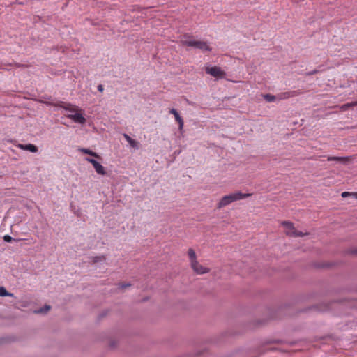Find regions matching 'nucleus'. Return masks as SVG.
I'll list each match as a JSON object with an SVG mask.
<instances>
[{
  "instance_id": "f257e3e1",
  "label": "nucleus",
  "mask_w": 357,
  "mask_h": 357,
  "mask_svg": "<svg viewBox=\"0 0 357 357\" xmlns=\"http://www.w3.org/2000/svg\"><path fill=\"white\" fill-rule=\"evenodd\" d=\"M251 195L252 194L250 193H242L241 192H236L234 193H231L229 195H225L221 198L220 202L218 203L217 208H221L235 201L247 198Z\"/></svg>"
},
{
  "instance_id": "f03ea898",
  "label": "nucleus",
  "mask_w": 357,
  "mask_h": 357,
  "mask_svg": "<svg viewBox=\"0 0 357 357\" xmlns=\"http://www.w3.org/2000/svg\"><path fill=\"white\" fill-rule=\"evenodd\" d=\"M183 43L186 46L193 47L204 52H211L212 50L208 44L204 41L190 39L184 40Z\"/></svg>"
},
{
  "instance_id": "7ed1b4c3",
  "label": "nucleus",
  "mask_w": 357,
  "mask_h": 357,
  "mask_svg": "<svg viewBox=\"0 0 357 357\" xmlns=\"http://www.w3.org/2000/svg\"><path fill=\"white\" fill-rule=\"evenodd\" d=\"M206 73L216 78H222L225 73L218 66L206 67Z\"/></svg>"
},
{
  "instance_id": "20e7f679",
  "label": "nucleus",
  "mask_w": 357,
  "mask_h": 357,
  "mask_svg": "<svg viewBox=\"0 0 357 357\" xmlns=\"http://www.w3.org/2000/svg\"><path fill=\"white\" fill-rule=\"evenodd\" d=\"M48 106H54L57 107L63 108L65 110L73 112L74 109H71L72 105L70 103H66L63 101H58L56 102H45Z\"/></svg>"
},
{
  "instance_id": "39448f33",
  "label": "nucleus",
  "mask_w": 357,
  "mask_h": 357,
  "mask_svg": "<svg viewBox=\"0 0 357 357\" xmlns=\"http://www.w3.org/2000/svg\"><path fill=\"white\" fill-rule=\"evenodd\" d=\"M169 113L171 114H173L174 116L175 120H176V121L178 122V130L181 132H182L183 129V125H184L183 118L181 116V115L178 112V111L174 108L171 109L169 111Z\"/></svg>"
},
{
  "instance_id": "423d86ee",
  "label": "nucleus",
  "mask_w": 357,
  "mask_h": 357,
  "mask_svg": "<svg viewBox=\"0 0 357 357\" xmlns=\"http://www.w3.org/2000/svg\"><path fill=\"white\" fill-rule=\"evenodd\" d=\"M193 271L197 274H204L209 272V268L200 265L197 261L191 264Z\"/></svg>"
},
{
  "instance_id": "0eeeda50",
  "label": "nucleus",
  "mask_w": 357,
  "mask_h": 357,
  "mask_svg": "<svg viewBox=\"0 0 357 357\" xmlns=\"http://www.w3.org/2000/svg\"><path fill=\"white\" fill-rule=\"evenodd\" d=\"M67 117L77 123L84 124L86 121V119L83 116V115L78 112L74 114H68L67 115Z\"/></svg>"
},
{
  "instance_id": "6e6552de",
  "label": "nucleus",
  "mask_w": 357,
  "mask_h": 357,
  "mask_svg": "<svg viewBox=\"0 0 357 357\" xmlns=\"http://www.w3.org/2000/svg\"><path fill=\"white\" fill-rule=\"evenodd\" d=\"M298 94H299V92H298L296 91H291L280 93L277 95V100H281L288 99L289 98L296 96Z\"/></svg>"
},
{
  "instance_id": "1a4fd4ad",
  "label": "nucleus",
  "mask_w": 357,
  "mask_h": 357,
  "mask_svg": "<svg viewBox=\"0 0 357 357\" xmlns=\"http://www.w3.org/2000/svg\"><path fill=\"white\" fill-rule=\"evenodd\" d=\"M17 147H19L22 150L28 151L31 153H36L38 151V147L33 144H19L17 145Z\"/></svg>"
},
{
  "instance_id": "9d476101",
  "label": "nucleus",
  "mask_w": 357,
  "mask_h": 357,
  "mask_svg": "<svg viewBox=\"0 0 357 357\" xmlns=\"http://www.w3.org/2000/svg\"><path fill=\"white\" fill-rule=\"evenodd\" d=\"M123 135L124 139L130 145V146L135 149H139V142L137 141L132 139L128 134L124 133Z\"/></svg>"
},
{
  "instance_id": "9b49d317",
  "label": "nucleus",
  "mask_w": 357,
  "mask_h": 357,
  "mask_svg": "<svg viewBox=\"0 0 357 357\" xmlns=\"http://www.w3.org/2000/svg\"><path fill=\"white\" fill-rule=\"evenodd\" d=\"M78 151H79V152L83 153L88 154V155H91V156H93V157H94V158H100V155H99L97 153H96V152H94V151H93L90 150L89 149H86V148H79V149H78Z\"/></svg>"
},
{
  "instance_id": "f8f14e48",
  "label": "nucleus",
  "mask_w": 357,
  "mask_h": 357,
  "mask_svg": "<svg viewBox=\"0 0 357 357\" xmlns=\"http://www.w3.org/2000/svg\"><path fill=\"white\" fill-rule=\"evenodd\" d=\"M93 167L98 174L105 175L107 174L105 167L98 162H97L96 164H94Z\"/></svg>"
},
{
  "instance_id": "ddd939ff",
  "label": "nucleus",
  "mask_w": 357,
  "mask_h": 357,
  "mask_svg": "<svg viewBox=\"0 0 357 357\" xmlns=\"http://www.w3.org/2000/svg\"><path fill=\"white\" fill-rule=\"evenodd\" d=\"M287 234L294 237H302L307 235V234H304L302 231H298L294 228V230H293L292 231H287Z\"/></svg>"
},
{
  "instance_id": "4468645a",
  "label": "nucleus",
  "mask_w": 357,
  "mask_h": 357,
  "mask_svg": "<svg viewBox=\"0 0 357 357\" xmlns=\"http://www.w3.org/2000/svg\"><path fill=\"white\" fill-rule=\"evenodd\" d=\"M263 98L268 102H272L277 100V95L275 96V95H272L271 93H267V94L263 95Z\"/></svg>"
},
{
  "instance_id": "2eb2a0df",
  "label": "nucleus",
  "mask_w": 357,
  "mask_h": 357,
  "mask_svg": "<svg viewBox=\"0 0 357 357\" xmlns=\"http://www.w3.org/2000/svg\"><path fill=\"white\" fill-rule=\"evenodd\" d=\"M14 297L13 293L8 292L4 287H0V297Z\"/></svg>"
},
{
  "instance_id": "dca6fc26",
  "label": "nucleus",
  "mask_w": 357,
  "mask_h": 357,
  "mask_svg": "<svg viewBox=\"0 0 357 357\" xmlns=\"http://www.w3.org/2000/svg\"><path fill=\"white\" fill-rule=\"evenodd\" d=\"M188 255L190 259L191 264H193L195 261H197L196 254L193 249L190 248L188 250Z\"/></svg>"
},
{
  "instance_id": "f3484780",
  "label": "nucleus",
  "mask_w": 357,
  "mask_h": 357,
  "mask_svg": "<svg viewBox=\"0 0 357 357\" xmlns=\"http://www.w3.org/2000/svg\"><path fill=\"white\" fill-rule=\"evenodd\" d=\"M328 160L344 162L348 160V158L345 157H328Z\"/></svg>"
},
{
  "instance_id": "a211bd4d",
  "label": "nucleus",
  "mask_w": 357,
  "mask_h": 357,
  "mask_svg": "<svg viewBox=\"0 0 357 357\" xmlns=\"http://www.w3.org/2000/svg\"><path fill=\"white\" fill-rule=\"evenodd\" d=\"M51 309V306L49 305H45L44 307H40L38 310H36L35 312L40 314H45L48 312Z\"/></svg>"
},
{
  "instance_id": "6ab92c4d",
  "label": "nucleus",
  "mask_w": 357,
  "mask_h": 357,
  "mask_svg": "<svg viewBox=\"0 0 357 357\" xmlns=\"http://www.w3.org/2000/svg\"><path fill=\"white\" fill-rule=\"evenodd\" d=\"M282 224L287 229H289L288 231H292L293 230H294L295 227H294V224L292 222H288V221H284Z\"/></svg>"
},
{
  "instance_id": "aec40b11",
  "label": "nucleus",
  "mask_w": 357,
  "mask_h": 357,
  "mask_svg": "<svg viewBox=\"0 0 357 357\" xmlns=\"http://www.w3.org/2000/svg\"><path fill=\"white\" fill-rule=\"evenodd\" d=\"M341 196L344 198L347 197H352L357 199V192H343Z\"/></svg>"
},
{
  "instance_id": "412c9836",
  "label": "nucleus",
  "mask_w": 357,
  "mask_h": 357,
  "mask_svg": "<svg viewBox=\"0 0 357 357\" xmlns=\"http://www.w3.org/2000/svg\"><path fill=\"white\" fill-rule=\"evenodd\" d=\"M105 260V257L104 255L101 256H95L92 257V261L93 263H98L100 261H103Z\"/></svg>"
},
{
  "instance_id": "4be33fe9",
  "label": "nucleus",
  "mask_w": 357,
  "mask_h": 357,
  "mask_svg": "<svg viewBox=\"0 0 357 357\" xmlns=\"http://www.w3.org/2000/svg\"><path fill=\"white\" fill-rule=\"evenodd\" d=\"M3 241L6 243H11L13 241H16L17 240L13 238L12 236H9V235H5L3 236Z\"/></svg>"
},
{
  "instance_id": "5701e85b",
  "label": "nucleus",
  "mask_w": 357,
  "mask_h": 357,
  "mask_svg": "<svg viewBox=\"0 0 357 357\" xmlns=\"http://www.w3.org/2000/svg\"><path fill=\"white\" fill-rule=\"evenodd\" d=\"M86 160L87 162H89V163L92 164L93 166H94V164H96L98 161H96L95 159L93 158H86Z\"/></svg>"
},
{
  "instance_id": "b1692460",
  "label": "nucleus",
  "mask_w": 357,
  "mask_h": 357,
  "mask_svg": "<svg viewBox=\"0 0 357 357\" xmlns=\"http://www.w3.org/2000/svg\"><path fill=\"white\" fill-rule=\"evenodd\" d=\"M131 286V284L130 283H125V284H119V287L121 288V289H125L128 287H130Z\"/></svg>"
},
{
  "instance_id": "393cba45",
  "label": "nucleus",
  "mask_w": 357,
  "mask_h": 357,
  "mask_svg": "<svg viewBox=\"0 0 357 357\" xmlns=\"http://www.w3.org/2000/svg\"><path fill=\"white\" fill-rule=\"evenodd\" d=\"M319 71L317 70H314L312 71H310V72H308L306 74L307 75H314V74H317Z\"/></svg>"
},
{
  "instance_id": "a878e982",
  "label": "nucleus",
  "mask_w": 357,
  "mask_h": 357,
  "mask_svg": "<svg viewBox=\"0 0 357 357\" xmlns=\"http://www.w3.org/2000/svg\"><path fill=\"white\" fill-rule=\"evenodd\" d=\"M97 88L98 91L100 92H102L104 91V86L102 84H99Z\"/></svg>"
},
{
  "instance_id": "bb28decb",
  "label": "nucleus",
  "mask_w": 357,
  "mask_h": 357,
  "mask_svg": "<svg viewBox=\"0 0 357 357\" xmlns=\"http://www.w3.org/2000/svg\"><path fill=\"white\" fill-rule=\"evenodd\" d=\"M352 255H357V248L356 249H353V250H351L350 252H349Z\"/></svg>"
},
{
  "instance_id": "cd10ccee",
  "label": "nucleus",
  "mask_w": 357,
  "mask_h": 357,
  "mask_svg": "<svg viewBox=\"0 0 357 357\" xmlns=\"http://www.w3.org/2000/svg\"><path fill=\"white\" fill-rule=\"evenodd\" d=\"M106 314H107V312L102 313V314L100 315V318L103 317H104V316H105Z\"/></svg>"
}]
</instances>
